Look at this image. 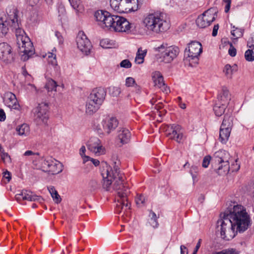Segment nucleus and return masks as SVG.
Masks as SVG:
<instances>
[{
	"instance_id": "f257e3e1",
	"label": "nucleus",
	"mask_w": 254,
	"mask_h": 254,
	"mask_svg": "<svg viewBox=\"0 0 254 254\" xmlns=\"http://www.w3.org/2000/svg\"><path fill=\"white\" fill-rule=\"evenodd\" d=\"M102 165L101 171L103 188L107 191L115 190L117 191L119 198L116 211L118 213L123 212V216L125 214L127 216L129 215L130 204L127 197L130 191L124 185V174L121 172L116 162L113 164V167L108 165L106 162L102 163Z\"/></svg>"
},
{
	"instance_id": "f03ea898",
	"label": "nucleus",
	"mask_w": 254,
	"mask_h": 254,
	"mask_svg": "<svg viewBox=\"0 0 254 254\" xmlns=\"http://www.w3.org/2000/svg\"><path fill=\"white\" fill-rule=\"evenodd\" d=\"M217 221L216 232H220L223 239L233 238L238 232L243 233L248 229L251 219L246 209L241 205H235L226 211Z\"/></svg>"
},
{
	"instance_id": "7ed1b4c3",
	"label": "nucleus",
	"mask_w": 254,
	"mask_h": 254,
	"mask_svg": "<svg viewBox=\"0 0 254 254\" xmlns=\"http://www.w3.org/2000/svg\"><path fill=\"white\" fill-rule=\"evenodd\" d=\"M143 24L147 31L156 34L164 32L170 27L165 14L159 11L146 14L143 19Z\"/></svg>"
},
{
	"instance_id": "20e7f679",
	"label": "nucleus",
	"mask_w": 254,
	"mask_h": 254,
	"mask_svg": "<svg viewBox=\"0 0 254 254\" xmlns=\"http://www.w3.org/2000/svg\"><path fill=\"white\" fill-rule=\"evenodd\" d=\"M106 95V91L103 88L99 87L93 89L86 101V113L91 115L96 113L103 103Z\"/></svg>"
},
{
	"instance_id": "39448f33",
	"label": "nucleus",
	"mask_w": 254,
	"mask_h": 254,
	"mask_svg": "<svg viewBox=\"0 0 254 254\" xmlns=\"http://www.w3.org/2000/svg\"><path fill=\"white\" fill-rule=\"evenodd\" d=\"M19 12L13 5L9 6L6 8V14L4 12V20L9 29L14 32L16 36H21L24 32L22 29L21 19L19 16Z\"/></svg>"
},
{
	"instance_id": "423d86ee",
	"label": "nucleus",
	"mask_w": 254,
	"mask_h": 254,
	"mask_svg": "<svg viewBox=\"0 0 254 254\" xmlns=\"http://www.w3.org/2000/svg\"><path fill=\"white\" fill-rule=\"evenodd\" d=\"M34 164L38 169H46V171L53 175L58 174L63 171L62 164L52 157H42L38 164L34 162Z\"/></svg>"
},
{
	"instance_id": "0eeeda50",
	"label": "nucleus",
	"mask_w": 254,
	"mask_h": 254,
	"mask_svg": "<svg viewBox=\"0 0 254 254\" xmlns=\"http://www.w3.org/2000/svg\"><path fill=\"white\" fill-rule=\"evenodd\" d=\"M139 0H110V6L119 13H127L136 11L138 8Z\"/></svg>"
},
{
	"instance_id": "6e6552de",
	"label": "nucleus",
	"mask_w": 254,
	"mask_h": 254,
	"mask_svg": "<svg viewBox=\"0 0 254 254\" xmlns=\"http://www.w3.org/2000/svg\"><path fill=\"white\" fill-rule=\"evenodd\" d=\"M49 107L46 103H41L38 105L34 111V121L39 126H48L49 119Z\"/></svg>"
},
{
	"instance_id": "1a4fd4ad",
	"label": "nucleus",
	"mask_w": 254,
	"mask_h": 254,
	"mask_svg": "<svg viewBox=\"0 0 254 254\" xmlns=\"http://www.w3.org/2000/svg\"><path fill=\"white\" fill-rule=\"evenodd\" d=\"M107 11L99 10L95 12L94 16L98 24L102 27L113 29L115 23V16Z\"/></svg>"
},
{
	"instance_id": "9d476101",
	"label": "nucleus",
	"mask_w": 254,
	"mask_h": 254,
	"mask_svg": "<svg viewBox=\"0 0 254 254\" xmlns=\"http://www.w3.org/2000/svg\"><path fill=\"white\" fill-rule=\"evenodd\" d=\"M228 153L224 150H220L214 154L216 162L221 164L217 169V173L219 175L226 174L229 171L230 162L228 159Z\"/></svg>"
},
{
	"instance_id": "9b49d317",
	"label": "nucleus",
	"mask_w": 254,
	"mask_h": 254,
	"mask_svg": "<svg viewBox=\"0 0 254 254\" xmlns=\"http://www.w3.org/2000/svg\"><path fill=\"white\" fill-rule=\"evenodd\" d=\"M18 40L20 39L22 44L19 47L20 51L21 54V60L23 61L28 60L35 53V50L33 43L30 40V39L26 36H23V34L19 36H17ZM19 42V41H18Z\"/></svg>"
},
{
	"instance_id": "f8f14e48",
	"label": "nucleus",
	"mask_w": 254,
	"mask_h": 254,
	"mask_svg": "<svg viewBox=\"0 0 254 254\" xmlns=\"http://www.w3.org/2000/svg\"><path fill=\"white\" fill-rule=\"evenodd\" d=\"M202 49L200 43L193 41L190 43L185 51V57L186 59L190 62L192 61L194 63H197L198 56L202 52Z\"/></svg>"
},
{
	"instance_id": "ddd939ff",
	"label": "nucleus",
	"mask_w": 254,
	"mask_h": 254,
	"mask_svg": "<svg viewBox=\"0 0 254 254\" xmlns=\"http://www.w3.org/2000/svg\"><path fill=\"white\" fill-rule=\"evenodd\" d=\"M158 49L161 53L160 58L165 63L172 62L177 57L180 52L179 48L177 46H171L165 47L162 44Z\"/></svg>"
},
{
	"instance_id": "4468645a",
	"label": "nucleus",
	"mask_w": 254,
	"mask_h": 254,
	"mask_svg": "<svg viewBox=\"0 0 254 254\" xmlns=\"http://www.w3.org/2000/svg\"><path fill=\"white\" fill-rule=\"evenodd\" d=\"M76 45L78 49L84 54L88 55L90 53L92 46L90 40L82 31L78 32L76 39Z\"/></svg>"
},
{
	"instance_id": "2eb2a0df",
	"label": "nucleus",
	"mask_w": 254,
	"mask_h": 254,
	"mask_svg": "<svg viewBox=\"0 0 254 254\" xmlns=\"http://www.w3.org/2000/svg\"><path fill=\"white\" fill-rule=\"evenodd\" d=\"M166 135L171 139L180 143L183 138V132L181 127L178 125H168L166 129Z\"/></svg>"
},
{
	"instance_id": "dca6fc26",
	"label": "nucleus",
	"mask_w": 254,
	"mask_h": 254,
	"mask_svg": "<svg viewBox=\"0 0 254 254\" xmlns=\"http://www.w3.org/2000/svg\"><path fill=\"white\" fill-rule=\"evenodd\" d=\"M215 19V14L211 9H208L198 16L196 20V23L199 28H204L210 25Z\"/></svg>"
},
{
	"instance_id": "f3484780",
	"label": "nucleus",
	"mask_w": 254,
	"mask_h": 254,
	"mask_svg": "<svg viewBox=\"0 0 254 254\" xmlns=\"http://www.w3.org/2000/svg\"><path fill=\"white\" fill-rule=\"evenodd\" d=\"M89 150L96 155H100L105 153V149L102 145L101 141L97 137H91L87 143Z\"/></svg>"
},
{
	"instance_id": "a211bd4d",
	"label": "nucleus",
	"mask_w": 254,
	"mask_h": 254,
	"mask_svg": "<svg viewBox=\"0 0 254 254\" xmlns=\"http://www.w3.org/2000/svg\"><path fill=\"white\" fill-rule=\"evenodd\" d=\"M15 197L16 200L19 202L24 200L37 201L40 204H42L44 202V199L42 197L34 194L32 191L28 190H22L20 193L15 195Z\"/></svg>"
},
{
	"instance_id": "6ab92c4d",
	"label": "nucleus",
	"mask_w": 254,
	"mask_h": 254,
	"mask_svg": "<svg viewBox=\"0 0 254 254\" xmlns=\"http://www.w3.org/2000/svg\"><path fill=\"white\" fill-rule=\"evenodd\" d=\"M131 24L127 19L120 16H115V23L113 30L116 32H129L130 31Z\"/></svg>"
},
{
	"instance_id": "aec40b11",
	"label": "nucleus",
	"mask_w": 254,
	"mask_h": 254,
	"mask_svg": "<svg viewBox=\"0 0 254 254\" xmlns=\"http://www.w3.org/2000/svg\"><path fill=\"white\" fill-rule=\"evenodd\" d=\"M101 124L104 132L107 134H109L118 126L119 121L115 117L107 116L103 119Z\"/></svg>"
},
{
	"instance_id": "412c9836",
	"label": "nucleus",
	"mask_w": 254,
	"mask_h": 254,
	"mask_svg": "<svg viewBox=\"0 0 254 254\" xmlns=\"http://www.w3.org/2000/svg\"><path fill=\"white\" fill-rule=\"evenodd\" d=\"M152 79L154 86L160 88L164 93L168 94L170 92L169 88L165 84L162 73L155 71L152 73Z\"/></svg>"
},
{
	"instance_id": "4be33fe9",
	"label": "nucleus",
	"mask_w": 254,
	"mask_h": 254,
	"mask_svg": "<svg viewBox=\"0 0 254 254\" xmlns=\"http://www.w3.org/2000/svg\"><path fill=\"white\" fill-rule=\"evenodd\" d=\"M0 60L5 63L13 60V53L11 46L6 43H0Z\"/></svg>"
},
{
	"instance_id": "5701e85b",
	"label": "nucleus",
	"mask_w": 254,
	"mask_h": 254,
	"mask_svg": "<svg viewBox=\"0 0 254 254\" xmlns=\"http://www.w3.org/2000/svg\"><path fill=\"white\" fill-rule=\"evenodd\" d=\"M131 138V133L126 127H120L118 130L117 140L122 145L128 143Z\"/></svg>"
},
{
	"instance_id": "b1692460",
	"label": "nucleus",
	"mask_w": 254,
	"mask_h": 254,
	"mask_svg": "<svg viewBox=\"0 0 254 254\" xmlns=\"http://www.w3.org/2000/svg\"><path fill=\"white\" fill-rule=\"evenodd\" d=\"M4 102L5 105L10 108L18 109L19 108V105L15 95L10 92L5 93Z\"/></svg>"
},
{
	"instance_id": "393cba45",
	"label": "nucleus",
	"mask_w": 254,
	"mask_h": 254,
	"mask_svg": "<svg viewBox=\"0 0 254 254\" xmlns=\"http://www.w3.org/2000/svg\"><path fill=\"white\" fill-rule=\"evenodd\" d=\"M230 100V95L227 88L223 87L221 91L218 93L217 100L216 102H220L221 104L227 105Z\"/></svg>"
},
{
	"instance_id": "a878e982",
	"label": "nucleus",
	"mask_w": 254,
	"mask_h": 254,
	"mask_svg": "<svg viewBox=\"0 0 254 254\" xmlns=\"http://www.w3.org/2000/svg\"><path fill=\"white\" fill-rule=\"evenodd\" d=\"M4 12L0 11V36L5 35L9 29V27H8L6 24L5 19H4Z\"/></svg>"
},
{
	"instance_id": "bb28decb",
	"label": "nucleus",
	"mask_w": 254,
	"mask_h": 254,
	"mask_svg": "<svg viewBox=\"0 0 254 254\" xmlns=\"http://www.w3.org/2000/svg\"><path fill=\"white\" fill-rule=\"evenodd\" d=\"M16 131L19 135L27 136L30 133V127L27 124H23L16 127Z\"/></svg>"
},
{
	"instance_id": "cd10ccee",
	"label": "nucleus",
	"mask_w": 254,
	"mask_h": 254,
	"mask_svg": "<svg viewBox=\"0 0 254 254\" xmlns=\"http://www.w3.org/2000/svg\"><path fill=\"white\" fill-rule=\"evenodd\" d=\"M238 70V66L236 64L231 65L227 64L225 65L223 69V72L227 78H231L234 73L236 72Z\"/></svg>"
},
{
	"instance_id": "c85d7f7f",
	"label": "nucleus",
	"mask_w": 254,
	"mask_h": 254,
	"mask_svg": "<svg viewBox=\"0 0 254 254\" xmlns=\"http://www.w3.org/2000/svg\"><path fill=\"white\" fill-rule=\"evenodd\" d=\"M231 131V129L220 128L219 140L222 143H225L227 141L230 136Z\"/></svg>"
},
{
	"instance_id": "c756f323",
	"label": "nucleus",
	"mask_w": 254,
	"mask_h": 254,
	"mask_svg": "<svg viewBox=\"0 0 254 254\" xmlns=\"http://www.w3.org/2000/svg\"><path fill=\"white\" fill-rule=\"evenodd\" d=\"M147 54V50H142L141 47L138 49L135 58V62L137 64H141L144 62V59Z\"/></svg>"
},
{
	"instance_id": "7c9ffc66",
	"label": "nucleus",
	"mask_w": 254,
	"mask_h": 254,
	"mask_svg": "<svg viewBox=\"0 0 254 254\" xmlns=\"http://www.w3.org/2000/svg\"><path fill=\"white\" fill-rule=\"evenodd\" d=\"M226 106L227 105L216 102L213 107V110L216 116L218 117L222 116L224 113Z\"/></svg>"
},
{
	"instance_id": "2f4dec72",
	"label": "nucleus",
	"mask_w": 254,
	"mask_h": 254,
	"mask_svg": "<svg viewBox=\"0 0 254 254\" xmlns=\"http://www.w3.org/2000/svg\"><path fill=\"white\" fill-rule=\"evenodd\" d=\"M100 44L104 49L113 48L117 45L115 41L107 38L101 40Z\"/></svg>"
},
{
	"instance_id": "473e14b6",
	"label": "nucleus",
	"mask_w": 254,
	"mask_h": 254,
	"mask_svg": "<svg viewBox=\"0 0 254 254\" xmlns=\"http://www.w3.org/2000/svg\"><path fill=\"white\" fill-rule=\"evenodd\" d=\"M232 125V117L229 115H225L220 128L231 129Z\"/></svg>"
},
{
	"instance_id": "72a5a7b5",
	"label": "nucleus",
	"mask_w": 254,
	"mask_h": 254,
	"mask_svg": "<svg viewBox=\"0 0 254 254\" xmlns=\"http://www.w3.org/2000/svg\"><path fill=\"white\" fill-rule=\"evenodd\" d=\"M47 55L48 57L49 63L52 66H54L56 70H58L59 67L57 66L56 54L53 52H49Z\"/></svg>"
},
{
	"instance_id": "f704fd0d",
	"label": "nucleus",
	"mask_w": 254,
	"mask_h": 254,
	"mask_svg": "<svg viewBox=\"0 0 254 254\" xmlns=\"http://www.w3.org/2000/svg\"><path fill=\"white\" fill-rule=\"evenodd\" d=\"M58 85L57 82L52 79L48 80L45 87L48 91H56V88Z\"/></svg>"
},
{
	"instance_id": "c9c22d12",
	"label": "nucleus",
	"mask_w": 254,
	"mask_h": 254,
	"mask_svg": "<svg viewBox=\"0 0 254 254\" xmlns=\"http://www.w3.org/2000/svg\"><path fill=\"white\" fill-rule=\"evenodd\" d=\"M245 57L246 60L249 62H253L254 61V53L253 50H248L245 53Z\"/></svg>"
},
{
	"instance_id": "e433bc0d",
	"label": "nucleus",
	"mask_w": 254,
	"mask_h": 254,
	"mask_svg": "<svg viewBox=\"0 0 254 254\" xmlns=\"http://www.w3.org/2000/svg\"><path fill=\"white\" fill-rule=\"evenodd\" d=\"M146 200V197L144 195L138 194L135 198L136 204L138 206L143 205Z\"/></svg>"
},
{
	"instance_id": "4c0bfd02",
	"label": "nucleus",
	"mask_w": 254,
	"mask_h": 254,
	"mask_svg": "<svg viewBox=\"0 0 254 254\" xmlns=\"http://www.w3.org/2000/svg\"><path fill=\"white\" fill-rule=\"evenodd\" d=\"M240 168V165L238 163V159H236L235 162L232 163L231 166H230L229 171L231 170L232 172L238 171Z\"/></svg>"
},
{
	"instance_id": "58836bf2",
	"label": "nucleus",
	"mask_w": 254,
	"mask_h": 254,
	"mask_svg": "<svg viewBox=\"0 0 254 254\" xmlns=\"http://www.w3.org/2000/svg\"><path fill=\"white\" fill-rule=\"evenodd\" d=\"M214 254H238L237 251L233 249H229L216 252Z\"/></svg>"
},
{
	"instance_id": "ea45409f",
	"label": "nucleus",
	"mask_w": 254,
	"mask_h": 254,
	"mask_svg": "<svg viewBox=\"0 0 254 254\" xmlns=\"http://www.w3.org/2000/svg\"><path fill=\"white\" fill-rule=\"evenodd\" d=\"M198 171V167L196 165H192L190 167V173L191 174L192 179L194 180L196 178V174Z\"/></svg>"
},
{
	"instance_id": "a19ab883",
	"label": "nucleus",
	"mask_w": 254,
	"mask_h": 254,
	"mask_svg": "<svg viewBox=\"0 0 254 254\" xmlns=\"http://www.w3.org/2000/svg\"><path fill=\"white\" fill-rule=\"evenodd\" d=\"M231 33L233 37H235L236 39L242 36L243 35V32L241 30L238 28H236L235 30H232Z\"/></svg>"
},
{
	"instance_id": "79ce46f5",
	"label": "nucleus",
	"mask_w": 254,
	"mask_h": 254,
	"mask_svg": "<svg viewBox=\"0 0 254 254\" xmlns=\"http://www.w3.org/2000/svg\"><path fill=\"white\" fill-rule=\"evenodd\" d=\"M120 66L126 68H129L131 67V63L128 60H124L120 63Z\"/></svg>"
},
{
	"instance_id": "37998d69",
	"label": "nucleus",
	"mask_w": 254,
	"mask_h": 254,
	"mask_svg": "<svg viewBox=\"0 0 254 254\" xmlns=\"http://www.w3.org/2000/svg\"><path fill=\"white\" fill-rule=\"evenodd\" d=\"M134 84H136L135 80L132 77H127L126 80V85L127 87L133 86Z\"/></svg>"
},
{
	"instance_id": "c03bdc74",
	"label": "nucleus",
	"mask_w": 254,
	"mask_h": 254,
	"mask_svg": "<svg viewBox=\"0 0 254 254\" xmlns=\"http://www.w3.org/2000/svg\"><path fill=\"white\" fill-rule=\"evenodd\" d=\"M110 91L113 96H118L121 93L120 88L117 87L110 88Z\"/></svg>"
},
{
	"instance_id": "a18cd8bd",
	"label": "nucleus",
	"mask_w": 254,
	"mask_h": 254,
	"mask_svg": "<svg viewBox=\"0 0 254 254\" xmlns=\"http://www.w3.org/2000/svg\"><path fill=\"white\" fill-rule=\"evenodd\" d=\"M228 53L229 55L232 57H234L236 55L237 50L236 48L234 47L231 43H230V48L228 50Z\"/></svg>"
},
{
	"instance_id": "49530a36",
	"label": "nucleus",
	"mask_w": 254,
	"mask_h": 254,
	"mask_svg": "<svg viewBox=\"0 0 254 254\" xmlns=\"http://www.w3.org/2000/svg\"><path fill=\"white\" fill-rule=\"evenodd\" d=\"M210 160H211V157L210 156H209V155L206 156L203 159L202 164V167L204 168L208 167V166L210 163Z\"/></svg>"
},
{
	"instance_id": "de8ad7c7",
	"label": "nucleus",
	"mask_w": 254,
	"mask_h": 254,
	"mask_svg": "<svg viewBox=\"0 0 254 254\" xmlns=\"http://www.w3.org/2000/svg\"><path fill=\"white\" fill-rule=\"evenodd\" d=\"M71 6L74 9H77L80 4V0H68Z\"/></svg>"
},
{
	"instance_id": "09e8293b",
	"label": "nucleus",
	"mask_w": 254,
	"mask_h": 254,
	"mask_svg": "<svg viewBox=\"0 0 254 254\" xmlns=\"http://www.w3.org/2000/svg\"><path fill=\"white\" fill-rule=\"evenodd\" d=\"M51 196L56 203H59L61 202V198L57 191L55 192L54 194H52Z\"/></svg>"
},
{
	"instance_id": "8fccbe9b",
	"label": "nucleus",
	"mask_w": 254,
	"mask_h": 254,
	"mask_svg": "<svg viewBox=\"0 0 254 254\" xmlns=\"http://www.w3.org/2000/svg\"><path fill=\"white\" fill-rule=\"evenodd\" d=\"M3 177L4 179L7 180L6 183L9 182L11 179L10 173L7 170H6L3 173Z\"/></svg>"
},
{
	"instance_id": "3c124183",
	"label": "nucleus",
	"mask_w": 254,
	"mask_h": 254,
	"mask_svg": "<svg viewBox=\"0 0 254 254\" xmlns=\"http://www.w3.org/2000/svg\"><path fill=\"white\" fill-rule=\"evenodd\" d=\"M177 102L179 104L180 107L183 109L186 108V105L185 103L182 102V98L181 97H178L177 99Z\"/></svg>"
},
{
	"instance_id": "603ef678",
	"label": "nucleus",
	"mask_w": 254,
	"mask_h": 254,
	"mask_svg": "<svg viewBox=\"0 0 254 254\" xmlns=\"http://www.w3.org/2000/svg\"><path fill=\"white\" fill-rule=\"evenodd\" d=\"M223 1L226 3L225 7V11L227 12L229 11L230 8L231 0H223Z\"/></svg>"
},
{
	"instance_id": "864d4df0",
	"label": "nucleus",
	"mask_w": 254,
	"mask_h": 254,
	"mask_svg": "<svg viewBox=\"0 0 254 254\" xmlns=\"http://www.w3.org/2000/svg\"><path fill=\"white\" fill-rule=\"evenodd\" d=\"M219 26L218 24H216L214 26L213 28L212 33V35L213 37H215L217 35V32H218V30L219 29Z\"/></svg>"
},
{
	"instance_id": "5fc2aeb1",
	"label": "nucleus",
	"mask_w": 254,
	"mask_h": 254,
	"mask_svg": "<svg viewBox=\"0 0 254 254\" xmlns=\"http://www.w3.org/2000/svg\"><path fill=\"white\" fill-rule=\"evenodd\" d=\"M90 186L92 188L93 190L97 189L98 188V185L97 182L95 180H92L90 183Z\"/></svg>"
},
{
	"instance_id": "6e6d98bb",
	"label": "nucleus",
	"mask_w": 254,
	"mask_h": 254,
	"mask_svg": "<svg viewBox=\"0 0 254 254\" xmlns=\"http://www.w3.org/2000/svg\"><path fill=\"white\" fill-rule=\"evenodd\" d=\"M39 155V154L38 152L35 153L31 150H27V151H25V153H24V155L26 156H31V155Z\"/></svg>"
},
{
	"instance_id": "4d7b16f0",
	"label": "nucleus",
	"mask_w": 254,
	"mask_h": 254,
	"mask_svg": "<svg viewBox=\"0 0 254 254\" xmlns=\"http://www.w3.org/2000/svg\"><path fill=\"white\" fill-rule=\"evenodd\" d=\"M6 116L4 111L2 109L0 110V121L2 122L5 120Z\"/></svg>"
},
{
	"instance_id": "13d9d810",
	"label": "nucleus",
	"mask_w": 254,
	"mask_h": 254,
	"mask_svg": "<svg viewBox=\"0 0 254 254\" xmlns=\"http://www.w3.org/2000/svg\"><path fill=\"white\" fill-rule=\"evenodd\" d=\"M181 254H188V251L186 246L184 245H181L180 247Z\"/></svg>"
},
{
	"instance_id": "bf43d9fd",
	"label": "nucleus",
	"mask_w": 254,
	"mask_h": 254,
	"mask_svg": "<svg viewBox=\"0 0 254 254\" xmlns=\"http://www.w3.org/2000/svg\"><path fill=\"white\" fill-rule=\"evenodd\" d=\"M151 225L154 228H156L158 226V223L157 222V218L151 219L150 222Z\"/></svg>"
},
{
	"instance_id": "052dcab7",
	"label": "nucleus",
	"mask_w": 254,
	"mask_h": 254,
	"mask_svg": "<svg viewBox=\"0 0 254 254\" xmlns=\"http://www.w3.org/2000/svg\"><path fill=\"white\" fill-rule=\"evenodd\" d=\"M0 155L2 160H3L4 161H5V160L7 158H9V156L8 155V153H5L4 152H3V153H2L0 154Z\"/></svg>"
},
{
	"instance_id": "680f3d73",
	"label": "nucleus",
	"mask_w": 254,
	"mask_h": 254,
	"mask_svg": "<svg viewBox=\"0 0 254 254\" xmlns=\"http://www.w3.org/2000/svg\"><path fill=\"white\" fill-rule=\"evenodd\" d=\"M86 148L84 146H82L79 150V154L81 156H83L85 155Z\"/></svg>"
},
{
	"instance_id": "e2e57ef3",
	"label": "nucleus",
	"mask_w": 254,
	"mask_h": 254,
	"mask_svg": "<svg viewBox=\"0 0 254 254\" xmlns=\"http://www.w3.org/2000/svg\"><path fill=\"white\" fill-rule=\"evenodd\" d=\"M91 161L95 165V166H98L100 164V161L98 159L91 158Z\"/></svg>"
},
{
	"instance_id": "0e129e2a",
	"label": "nucleus",
	"mask_w": 254,
	"mask_h": 254,
	"mask_svg": "<svg viewBox=\"0 0 254 254\" xmlns=\"http://www.w3.org/2000/svg\"><path fill=\"white\" fill-rule=\"evenodd\" d=\"M149 216L150 217V220L157 218L155 213L152 211V210L150 211Z\"/></svg>"
},
{
	"instance_id": "69168bd1",
	"label": "nucleus",
	"mask_w": 254,
	"mask_h": 254,
	"mask_svg": "<svg viewBox=\"0 0 254 254\" xmlns=\"http://www.w3.org/2000/svg\"><path fill=\"white\" fill-rule=\"evenodd\" d=\"M201 242H202V240L201 239H199L197 244H196V245L194 248V250H196L197 251H198V250H199V249L200 248V245H201Z\"/></svg>"
},
{
	"instance_id": "338daca9",
	"label": "nucleus",
	"mask_w": 254,
	"mask_h": 254,
	"mask_svg": "<svg viewBox=\"0 0 254 254\" xmlns=\"http://www.w3.org/2000/svg\"><path fill=\"white\" fill-rule=\"evenodd\" d=\"M81 157L83 159V161L84 163H86V162H87L89 160L91 161V158H90V157L86 156L85 155H83V156H81Z\"/></svg>"
},
{
	"instance_id": "774afa93",
	"label": "nucleus",
	"mask_w": 254,
	"mask_h": 254,
	"mask_svg": "<svg viewBox=\"0 0 254 254\" xmlns=\"http://www.w3.org/2000/svg\"><path fill=\"white\" fill-rule=\"evenodd\" d=\"M154 108H155V109H156L158 110L159 109H161L163 108V104L161 102H159L155 105Z\"/></svg>"
}]
</instances>
